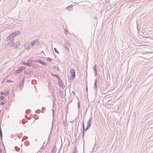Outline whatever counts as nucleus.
I'll list each match as a JSON object with an SVG mask.
<instances>
[{"mask_svg": "<svg viewBox=\"0 0 153 153\" xmlns=\"http://www.w3.org/2000/svg\"><path fill=\"white\" fill-rule=\"evenodd\" d=\"M54 49L55 52L57 53L58 54H59V52L58 51L56 48H54Z\"/></svg>", "mask_w": 153, "mask_h": 153, "instance_id": "a878e982", "label": "nucleus"}, {"mask_svg": "<svg viewBox=\"0 0 153 153\" xmlns=\"http://www.w3.org/2000/svg\"><path fill=\"white\" fill-rule=\"evenodd\" d=\"M0 137L1 140H2L3 135L1 128H0Z\"/></svg>", "mask_w": 153, "mask_h": 153, "instance_id": "f3484780", "label": "nucleus"}, {"mask_svg": "<svg viewBox=\"0 0 153 153\" xmlns=\"http://www.w3.org/2000/svg\"><path fill=\"white\" fill-rule=\"evenodd\" d=\"M66 9L68 10L71 11L72 10L73 8L72 6H68L67 7H66Z\"/></svg>", "mask_w": 153, "mask_h": 153, "instance_id": "f8f14e48", "label": "nucleus"}, {"mask_svg": "<svg viewBox=\"0 0 153 153\" xmlns=\"http://www.w3.org/2000/svg\"><path fill=\"white\" fill-rule=\"evenodd\" d=\"M70 73L71 75V78L73 79L75 77V70L74 69H71L70 70Z\"/></svg>", "mask_w": 153, "mask_h": 153, "instance_id": "20e7f679", "label": "nucleus"}, {"mask_svg": "<svg viewBox=\"0 0 153 153\" xmlns=\"http://www.w3.org/2000/svg\"><path fill=\"white\" fill-rule=\"evenodd\" d=\"M77 106L78 108L79 109L80 108V102L79 101H78V102L77 103Z\"/></svg>", "mask_w": 153, "mask_h": 153, "instance_id": "4be33fe9", "label": "nucleus"}, {"mask_svg": "<svg viewBox=\"0 0 153 153\" xmlns=\"http://www.w3.org/2000/svg\"><path fill=\"white\" fill-rule=\"evenodd\" d=\"M30 47H32V49H33L36 48L39 45V41L37 40H33L32 42H30Z\"/></svg>", "mask_w": 153, "mask_h": 153, "instance_id": "f03ea898", "label": "nucleus"}, {"mask_svg": "<svg viewBox=\"0 0 153 153\" xmlns=\"http://www.w3.org/2000/svg\"><path fill=\"white\" fill-rule=\"evenodd\" d=\"M15 149L16 151L18 152L20 150V149L18 148L17 146H15Z\"/></svg>", "mask_w": 153, "mask_h": 153, "instance_id": "aec40b11", "label": "nucleus"}, {"mask_svg": "<svg viewBox=\"0 0 153 153\" xmlns=\"http://www.w3.org/2000/svg\"><path fill=\"white\" fill-rule=\"evenodd\" d=\"M89 128H90V127H89L88 126H87V127L85 128V131H86Z\"/></svg>", "mask_w": 153, "mask_h": 153, "instance_id": "72a5a7b5", "label": "nucleus"}, {"mask_svg": "<svg viewBox=\"0 0 153 153\" xmlns=\"http://www.w3.org/2000/svg\"><path fill=\"white\" fill-rule=\"evenodd\" d=\"M5 102L4 101H2L0 103V105H3L5 103Z\"/></svg>", "mask_w": 153, "mask_h": 153, "instance_id": "7c9ffc66", "label": "nucleus"}, {"mask_svg": "<svg viewBox=\"0 0 153 153\" xmlns=\"http://www.w3.org/2000/svg\"><path fill=\"white\" fill-rule=\"evenodd\" d=\"M82 136L84 135V131L83 130L82 131Z\"/></svg>", "mask_w": 153, "mask_h": 153, "instance_id": "c9c22d12", "label": "nucleus"}, {"mask_svg": "<svg viewBox=\"0 0 153 153\" xmlns=\"http://www.w3.org/2000/svg\"><path fill=\"white\" fill-rule=\"evenodd\" d=\"M56 67H55V68H55V69H56Z\"/></svg>", "mask_w": 153, "mask_h": 153, "instance_id": "58836bf2", "label": "nucleus"}, {"mask_svg": "<svg viewBox=\"0 0 153 153\" xmlns=\"http://www.w3.org/2000/svg\"><path fill=\"white\" fill-rule=\"evenodd\" d=\"M0 153H2V151L0 148Z\"/></svg>", "mask_w": 153, "mask_h": 153, "instance_id": "e433bc0d", "label": "nucleus"}, {"mask_svg": "<svg viewBox=\"0 0 153 153\" xmlns=\"http://www.w3.org/2000/svg\"><path fill=\"white\" fill-rule=\"evenodd\" d=\"M30 63H28L27 62L26 63V65H27L28 66H31V64Z\"/></svg>", "mask_w": 153, "mask_h": 153, "instance_id": "c85d7f7f", "label": "nucleus"}, {"mask_svg": "<svg viewBox=\"0 0 153 153\" xmlns=\"http://www.w3.org/2000/svg\"><path fill=\"white\" fill-rule=\"evenodd\" d=\"M82 128L83 130L84 131L85 127V125H84V122H83V120L82 123Z\"/></svg>", "mask_w": 153, "mask_h": 153, "instance_id": "412c9836", "label": "nucleus"}, {"mask_svg": "<svg viewBox=\"0 0 153 153\" xmlns=\"http://www.w3.org/2000/svg\"><path fill=\"white\" fill-rule=\"evenodd\" d=\"M63 123L65 124V122L64 121L63 122Z\"/></svg>", "mask_w": 153, "mask_h": 153, "instance_id": "ea45409f", "label": "nucleus"}, {"mask_svg": "<svg viewBox=\"0 0 153 153\" xmlns=\"http://www.w3.org/2000/svg\"><path fill=\"white\" fill-rule=\"evenodd\" d=\"M58 83H59L58 84H59V85L60 86L62 87V88L63 87V86H64L63 85H61V81L60 82V83H59V82H58Z\"/></svg>", "mask_w": 153, "mask_h": 153, "instance_id": "2f4dec72", "label": "nucleus"}, {"mask_svg": "<svg viewBox=\"0 0 153 153\" xmlns=\"http://www.w3.org/2000/svg\"><path fill=\"white\" fill-rule=\"evenodd\" d=\"M22 70L23 69H25L26 68V67H22Z\"/></svg>", "mask_w": 153, "mask_h": 153, "instance_id": "f704fd0d", "label": "nucleus"}, {"mask_svg": "<svg viewBox=\"0 0 153 153\" xmlns=\"http://www.w3.org/2000/svg\"><path fill=\"white\" fill-rule=\"evenodd\" d=\"M52 75L55 77L56 78H57V80L58 82H59L60 83V82H61V85H63V82H62V80L56 74H53L52 73Z\"/></svg>", "mask_w": 153, "mask_h": 153, "instance_id": "423d86ee", "label": "nucleus"}, {"mask_svg": "<svg viewBox=\"0 0 153 153\" xmlns=\"http://www.w3.org/2000/svg\"><path fill=\"white\" fill-rule=\"evenodd\" d=\"M25 79V77L24 76L22 79V81L19 84V91H22L23 88Z\"/></svg>", "mask_w": 153, "mask_h": 153, "instance_id": "7ed1b4c3", "label": "nucleus"}, {"mask_svg": "<svg viewBox=\"0 0 153 153\" xmlns=\"http://www.w3.org/2000/svg\"><path fill=\"white\" fill-rule=\"evenodd\" d=\"M26 63H27L23 62H21V64L23 65H26Z\"/></svg>", "mask_w": 153, "mask_h": 153, "instance_id": "c756f323", "label": "nucleus"}, {"mask_svg": "<svg viewBox=\"0 0 153 153\" xmlns=\"http://www.w3.org/2000/svg\"><path fill=\"white\" fill-rule=\"evenodd\" d=\"M59 94H60V96H61V98H63L64 97H63V95H64L63 92L61 90H60V91H59Z\"/></svg>", "mask_w": 153, "mask_h": 153, "instance_id": "2eb2a0df", "label": "nucleus"}, {"mask_svg": "<svg viewBox=\"0 0 153 153\" xmlns=\"http://www.w3.org/2000/svg\"><path fill=\"white\" fill-rule=\"evenodd\" d=\"M9 93V91H6L5 92L4 91L1 92L0 94H1V95H4L6 96H7L8 95Z\"/></svg>", "mask_w": 153, "mask_h": 153, "instance_id": "6e6552de", "label": "nucleus"}, {"mask_svg": "<svg viewBox=\"0 0 153 153\" xmlns=\"http://www.w3.org/2000/svg\"><path fill=\"white\" fill-rule=\"evenodd\" d=\"M73 153H77V149L76 148H75Z\"/></svg>", "mask_w": 153, "mask_h": 153, "instance_id": "5701e85b", "label": "nucleus"}, {"mask_svg": "<svg viewBox=\"0 0 153 153\" xmlns=\"http://www.w3.org/2000/svg\"><path fill=\"white\" fill-rule=\"evenodd\" d=\"M1 112V111H0V112Z\"/></svg>", "mask_w": 153, "mask_h": 153, "instance_id": "79ce46f5", "label": "nucleus"}, {"mask_svg": "<svg viewBox=\"0 0 153 153\" xmlns=\"http://www.w3.org/2000/svg\"><path fill=\"white\" fill-rule=\"evenodd\" d=\"M22 69H19L17 70H15V73L17 74H19L22 72Z\"/></svg>", "mask_w": 153, "mask_h": 153, "instance_id": "ddd939ff", "label": "nucleus"}, {"mask_svg": "<svg viewBox=\"0 0 153 153\" xmlns=\"http://www.w3.org/2000/svg\"><path fill=\"white\" fill-rule=\"evenodd\" d=\"M56 147H54L52 150L51 153H55L56 151Z\"/></svg>", "mask_w": 153, "mask_h": 153, "instance_id": "6ab92c4d", "label": "nucleus"}, {"mask_svg": "<svg viewBox=\"0 0 153 153\" xmlns=\"http://www.w3.org/2000/svg\"><path fill=\"white\" fill-rule=\"evenodd\" d=\"M20 45V42L18 40H17L16 43L14 44V48H17L18 47H19Z\"/></svg>", "mask_w": 153, "mask_h": 153, "instance_id": "0eeeda50", "label": "nucleus"}, {"mask_svg": "<svg viewBox=\"0 0 153 153\" xmlns=\"http://www.w3.org/2000/svg\"><path fill=\"white\" fill-rule=\"evenodd\" d=\"M27 62L28 63H31L33 62V59H29L27 60Z\"/></svg>", "mask_w": 153, "mask_h": 153, "instance_id": "a211bd4d", "label": "nucleus"}, {"mask_svg": "<svg viewBox=\"0 0 153 153\" xmlns=\"http://www.w3.org/2000/svg\"><path fill=\"white\" fill-rule=\"evenodd\" d=\"M24 46L25 48L28 50H29L30 48H32V47H30V42L25 43L24 45Z\"/></svg>", "mask_w": 153, "mask_h": 153, "instance_id": "39448f33", "label": "nucleus"}, {"mask_svg": "<svg viewBox=\"0 0 153 153\" xmlns=\"http://www.w3.org/2000/svg\"><path fill=\"white\" fill-rule=\"evenodd\" d=\"M4 98V97L3 96L0 97V99L2 100Z\"/></svg>", "mask_w": 153, "mask_h": 153, "instance_id": "bb28decb", "label": "nucleus"}, {"mask_svg": "<svg viewBox=\"0 0 153 153\" xmlns=\"http://www.w3.org/2000/svg\"><path fill=\"white\" fill-rule=\"evenodd\" d=\"M20 32L19 31H15L14 33H11L8 36L7 38V41L10 40V41L8 43V45L10 47H13L14 44L13 41L14 37L16 35L19 34Z\"/></svg>", "mask_w": 153, "mask_h": 153, "instance_id": "f257e3e1", "label": "nucleus"}, {"mask_svg": "<svg viewBox=\"0 0 153 153\" xmlns=\"http://www.w3.org/2000/svg\"><path fill=\"white\" fill-rule=\"evenodd\" d=\"M57 70L59 71V69L58 67H57Z\"/></svg>", "mask_w": 153, "mask_h": 153, "instance_id": "4c0bfd02", "label": "nucleus"}, {"mask_svg": "<svg viewBox=\"0 0 153 153\" xmlns=\"http://www.w3.org/2000/svg\"><path fill=\"white\" fill-rule=\"evenodd\" d=\"M31 67H33V68L36 69H37L38 68V66H37L36 65L33 64H31Z\"/></svg>", "mask_w": 153, "mask_h": 153, "instance_id": "4468645a", "label": "nucleus"}, {"mask_svg": "<svg viewBox=\"0 0 153 153\" xmlns=\"http://www.w3.org/2000/svg\"><path fill=\"white\" fill-rule=\"evenodd\" d=\"M96 65H95L92 68V69L94 71V72L95 74V76H97V72L96 69Z\"/></svg>", "mask_w": 153, "mask_h": 153, "instance_id": "9d476101", "label": "nucleus"}, {"mask_svg": "<svg viewBox=\"0 0 153 153\" xmlns=\"http://www.w3.org/2000/svg\"><path fill=\"white\" fill-rule=\"evenodd\" d=\"M92 121V118H90V119L87 122V126H88L89 127H90L91 124V122Z\"/></svg>", "mask_w": 153, "mask_h": 153, "instance_id": "1a4fd4ad", "label": "nucleus"}, {"mask_svg": "<svg viewBox=\"0 0 153 153\" xmlns=\"http://www.w3.org/2000/svg\"><path fill=\"white\" fill-rule=\"evenodd\" d=\"M97 79H96L95 80V82H94V88L96 89H97Z\"/></svg>", "mask_w": 153, "mask_h": 153, "instance_id": "9b49d317", "label": "nucleus"}, {"mask_svg": "<svg viewBox=\"0 0 153 153\" xmlns=\"http://www.w3.org/2000/svg\"><path fill=\"white\" fill-rule=\"evenodd\" d=\"M46 60L50 62L51 60V59L50 58L48 57L47 58Z\"/></svg>", "mask_w": 153, "mask_h": 153, "instance_id": "b1692460", "label": "nucleus"}, {"mask_svg": "<svg viewBox=\"0 0 153 153\" xmlns=\"http://www.w3.org/2000/svg\"><path fill=\"white\" fill-rule=\"evenodd\" d=\"M65 95L66 94V93L65 92Z\"/></svg>", "mask_w": 153, "mask_h": 153, "instance_id": "a19ab883", "label": "nucleus"}, {"mask_svg": "<svg viewBox=\"0 0 153 153\" xmlns=\"http://www.w3.org/2000/svg\"><path fill=\"white\" fill-rule=\"evenodd\" d=\"M12 82V81L10 80H7L6 82L7 83H8L9 82Z\"/></svg>", "mask_w": 153, "mask_h": 153, "instance_id": "473e14b6", "label": "nucleus"}, {"mask_svg": "<svg viewBox=\"0 0 153 153\" xmlns=\"http://www.w3.org/2000/svg\"><path fill=\"white\" fill-rule=\"evenodd\" d=\"M39 63L42 65H46V63L44 62L41 60H39Z\"/></svg>", "mask_w": 153, "mask_h": 153, "instance_id": "dca6fc26", "label": "nucleus"}, {"mask_svg": "<svg viewBox=\"0 0 153 153\" xmlns=\"http://www.w3.org/2000/svg\"><path fill=\"white\" fill-rule=\"evenodd\" d=\"M39 60H33V62H35L37 63H39Z\"/></svg>", "mask_w": 153, "mask_h": 153, "instance_id": "cd10ccee", "label": "nucleus"}, {"mask_svg": "<svg viewBox=\"0 0 153 153\" xmlns=\"http://www.w3.org/2000/svg\"><path fill=\"white\" fill-rule=\"evenodd\" d=\"M30 111V110H26L25 112L26 114H28L29 113Z\"/></svg>", "mask_w": 153, "mask_h": 153, "instance_id": "393cba45", "label": "nucleus"}]
</instances>
